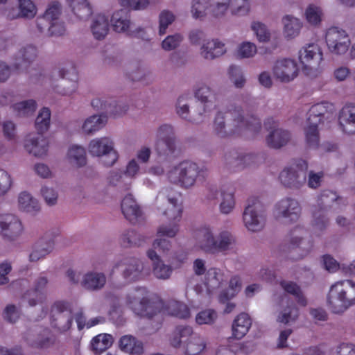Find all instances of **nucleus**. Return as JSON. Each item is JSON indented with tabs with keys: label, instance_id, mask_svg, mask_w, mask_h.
<instances>
[{
	"label": "nucleus",
	"instance_id": "c9c22d12",
	"mask_svg": "<svg viewBox=\"0 0 355 355\" xmlns=\"http://www.w3.org/2000/svg\"><path fill=\"white\" fill-rule=\"evenodd\" d=\"M107 277L103 272L89 271L85 273L80 282L81 286L89 291H98L103 288Z\"/></svg>",
	"mask_w": 355,
	"mask_h": 355
},
{
	"label": "nucleus",
	"instance_id": "69168bd1",
	"mask_svg": "<svg viewBox=\"0 0 355 355\" xmlns=\"http://www.w3.org/2000/svg\"><path fill=\"white\" fill-rule=\"evenodd\" d=\"M37 104L33 99L16 103L12 105L13 112L18 116L25 117L31 116L35 111Z\"/></svg>",
	"mask_w": 355,
	"mask_h": 355
},
{
	"label": "nucleus",
	"instance_id": "f03ea898",
	"mask_svg": "<svg viewBox=\"0 0 355 355\" xmlns=\"http://www.w3.org/2000/svg\"><path fill=\"white\" fill-rule=\"evenodd\" d=\"M125 303L135 314L148 318L160 313L164 308L163 302L151 296L144 287H136L128 291Z\"/></svg>",
	"mask_w": 355,
	"mask_h": 355
},
{
	"label": "nucleus",
	"instance_id": "e2e57ef3",
	"mask_svg": "<svg viewBox=\"0 0 355 355\" xmlns=\"http://www.w3.org/2000/svg\"><path fill=\"white\" fill-rule=\"evenodd\" d=\"M30 344L35 347L40 349H48L52 347L55 343V336L47 329H44L37 335L35 340L27 338Z\"/></svg>",
	"mask_w": 355,
	"mask_h": 355
},
{
	"label": "nucleus",
	"instance_id": "ddd939ff",
	"mask_svg": "<svg viewBox=\"0 0 355 355\" xmlns=\"http://www.w3.org/2000/svg\"><path fill=\"white\" fill-rule=\"evenodd\" d=\"M302 207L300 202L293 198H284L277 202L272 209L276 220L291 225L296 223L301 216Z\"/></svg>",
	"mask_w": 355,
	"mask_h": 355
},
{
	"label": "nucleus",
	"instance_id": "0e129e2a",
	"mask_svg": "<svg viewBox=\"0 0 355 355\" xmlns=\"http://www.w3.org/2000/svg\"><path fill=\"white\" fill-rule=\"evenodd\" d=\"M318 125L307 122V125L304 128L305 142L309 148L316 149L319 147L320 139Z\"/></svg>",
	"mask_w": 355,
	"mask_h": 355
},
{
	"label": "nucleus",
	"instance_id": "f3484780",
	"mask_svg": "<svg viewBox=\"0 0 355 355\" xmlns=\"http://www.w3.org/2000/svg\"><path fill=\"white\" fill-rule=\"evenodd\" d=\"M73 315L68 303L56 302L51 307V325L60 333L70 329L73 324Z\"/></svg>",
	"mask_w": 355,
	"mask_h": 355
},
{
	"label": "nucleus",
	"instance_id": "a19ab883",
	"mask_svg": "<svg viewBox=\"0 0 355 355\" xmlns=\"http://www.w3.org/2000/svg\"><path fill=\"white\" fill-rule=\"evenodd\" d=\"M109 17L103 14H97L92 19L90 30L96 40H102L108 34L110 31Z\"/></svg>",
	"mask_w": 355,
	"mask_h": 355
},
{
	"label": "nucleus",
	"instance_id": "9b49d317",
	"mask_svg": "<svg viewBox=\"0 0 355 355\" xmlns=\"http://www.w3.org/2000/svg\"><path fill=\"white\" fill-rule=\"evenodd\" d=\"M308 164L304 159L293 160L280 172L279 179L286 187L297 189L304 185Z\"/></svg>",
	"mask_w": 355,
	"mask_h": 355
},
{
	"label": "nucleus",
	"instance_id": "aec40b11",
	"mask_svg": "<svg viewBox=\"0 0 355 355\" xmlns=\"http://www.w3.org/2000/svg\"><path fill=\"white\" fill-rule=\"evenodd\" d=\"M208 197L209 199H219L218 209L221 214L229 215L234 209L236 200L234 189L227 185L220 188L210 187Z\"/></svg>",
	"mask_w": 355,
	"mask_h": 355
},
{
	"label": "nucleus",
	"instance_id": "774afa93",
	"mask_svg": "<svg viewBox=\"0 0 355 355\" xmlns=\"http://www.w3.org/2000/svg\"><path fill=\"white\" fill-rule=\"evenodd\" d=\"M192 102L193 99L189 95H182L178 98L176 104V112L178 116L188 121L191 118L189 107Z\"/></svg>",
	"mask_w": 355,
	"mask_h": 355
},
{
	"label": "nucleus",
	"instance_id": "423d86ee",
	"mask_svg": "<svg viewBox=\"0 0 355 355\" xmlns=\"http://www.w3.org/2000/svg\"><path fill=\"white\" fill-rule=\"evenodd\" d=\"M171 343L174 347H182L185 355H200L207 347L205 338L187 326L177 328Z\"/></svg>",
	"mask_w": 355,
	"mask_h": 355
},
{
	"label": "nucleus",
	"instance_id": "412c9836",
	"mask_svg": "<svg viewBox=\"0 0 355 355\" xmlns=\"http://www.w3.org/2000/svg\"><path fill=\"white\" fill-rule=\"evenodd\" d=\"M24 232L21 221L15 216L0 214V236L8 242L17 240Z\"/></svg>",
	"mask_w": 355,
	"mask_h": 355
},
{
	"label": "nucleus",
	"instance_id": "a211bd4d",
	"mask_svg": "<svg viewBox=\"0 0 355 355\" xmlns=\"http://www.w3.org/2000/svg\"><path fill=\"white\" fill-rule=\"evenodd\" d=\"M299 67L292 58L278 59L272 67L273 78L281 83L293 82L299 75Z\"/></svg>",
	"mask_w": 355,
	"mask_h": 355
},
{
	"label": "nucleus",
	"instance_id": "6e6552de",
	"mask_svg": "<svg viewBox=\"0 0 355 355\" xmlns=\"http://www.w3.org/2000/svg\"><path fill=\"white\" fill-rule=\"evenodd\" d=\"M155 204L158 210L168 220L180 222L182 215V205L178 193L171 188H163L157 194Z\"/></svg>",
	"mask_w": 355,
	"mask_h": 355
},
{
	"label": "nucleus",
	"instance_id": "6e6d98bb",
	"mask_svg": "<svg viewBox=\"0 0 355 355\" xmlns=\"http://www.w3.org/2000/svg\"><path fill=\"white\" fill-rule=\"evenodd\" d=\"M280 286L285 292L293 295L300 306H306L307 300L304 296L300 287L295 282L282 280L280 282Z\"/></svg>",
	"mask_w": 355,
	"mask_h": 355
},
{
	"label": "nucleus",
	"instance_id": "a878e982",
	"mask_svg": "<svg viewBox=\"0 0 355 355\" xmlns=\"http://www.w3.org/2000/svg\"><path fill=\"white\" fill-rule=\"evenodd\" d=\"M121 207L124 217L132 224H141L145 220L144 211L132 195L128 194L123 198Z\"/></svg>",
	"mask_w": 355,
	"mask_h": 355
},
{
	"label": "nucleus",
	"instance_id": "052dcab7",
	"mask_svg": "<svg viewBox=\"0 0 355 355\" xmlns=\"http://www.w3.org/2000/svg\"><path fill=\"white\" fill-rule=\"evenodd\" d=\"M114 338L108 334H100L94 337L91 341V348L96 353L101 354L103 352L108 349L113 343Z\"/></svg>",
	"mask_w": 355,
	"mask_h": 355
},
{
	"label": "nucleus",
	"instance_id": "6ab92c4d",
	"mask_svg": "<svg viewBox=\"0 0 355 355\" xmlns=\"http://www.w3.org/2000/svg\"><path fill=\"white\" fill-rule=\"evenodd\" d=\"M144 263L137 258H124L115 262L112 273L121 270L122 277L128 282L138 280L144 276Z\"/></svg>",
	"mask_w": 355,
	"mask_h": 355
},
{
	"label": "nucleus",
	"instance_id": "c756f323",
	"mask_svg": "<svg viewBox=\"0 0 355 355\" xmlns=\"http://www.w3.org/2000/svg\"><path fill=\"white\" fill-rule=\"evenodd\" d=\"M148 258L152 261V272L158 279H168L173 272V268L166 264L154 250H148L146 252Z\"/></svg>",
	"mask_w": 355,
	"mask_h": 355
},
{
	"label": "nucleus",
	"instance_id": "4c0bfd02",
	"mask_svg": "<svg viewBox=\"0 0 355 355\" xmlns=\"http://www.w3.org/2000/svg\"><path fill=\"white\" fill-rule=\"evenodd\" d=\"M283 35L286 40L297 37L302 28L303 22L293 15H286L282 19Z\"/></svg>",
	"mask_w": 355,
	"mask_h": 355
},
{
	"label": "nucleus",
	"instance_id": "1a4fd4ad",
	"mask_svg": "<svg viewBox=\"0 0 355 355\" xmlns=\"http://www.w3.org/2000/svg\"><path fill=\"white\" fill-rule=\"evenodd\" d=\"M298 60L303 73L308 77L316 78L320 73L323 53L318 44L310 43L303 46L298 52Z\"/></svg>",
	"mask_w": 355,
	"mask_h": 355
},
{
	"label": "nucleus",
	"instance_id": "4468645a",
	"mask_svg": "<svg viewBox=\"0 0 355 355\" xmlns=\"http://www.w3.org/2000/svg\"><path fill=\"white\" fill-rule=\"evenodd\" d=\"M155 137V150L159 155L168 156L176 151L178 142L171 125H161L156 131Z\"/></svg>",
	"mask_w": 355,
	"mask_h": 355
},
{
	"label": "nucleus",
	"instance_id": "c03bdc74",
	"mask_svg": "<svg viewBox=\"0 0 355 355\" xmlns=\"http://www.w3.org/2000/svg\"><path fill=\"white\" fill-rule=\"evenodd\" d=\"M303 16L310 26L319 28L324 17V13L321 6L311 3L305 8Z\"/></svg>",
	"mask_w": 355,
	"mask_h": 355
},
{
	"label": "nucleus",
	"instance_id": "9d476101",
	"mask_svg": "<svg viewBox=\"0 0 355 355\" xmlns=\"http://www.w3.org/2000/svg\"><path fill=\"white\" fill-rule=\"evenodd\" d=\"M110 21L113 31L116 33L148 40L145 28L142 26L135 27L132 21L131 15L125 9L114 11Z\"/></svg>",
	"mask_w": 355,
	"mask_h": 355
},
{
	"label": "nucleus",
	"instance_id": "f704fd0d",
	"mask_svg": "<svg viewBox=\"0 0 355 355\" xmlns=\"http://www.w3.org/2000/svg\"><path fill=\"white\" fill-rule=\"evenodd\" d=\"M338 119L343 132L347 134L355 133V103L345 104L339 112Z\"/></svg>",
	"mask_w": 355,
	"mask_h": 355
},
{
	"label": "nucleus",
	"instance_id": "dca6fc26",
	"mask_svg": "<svg viewBox=\"0 0 355 355\" xmlns=\"http://www.w3.org/2000/svg\"><path fill=\"white\" fill-rule=\"evenodd\" d=\"M92 107L102 112L101 114L118 116L126 113L128 110V104L120 99L113 96L102 95L94 97L91 101Z\"/></svg>",
	"mask_w": 355,
	"mask_h": 355
},
{
	"label": "nucleus",
	"instance_id": "473e14b6",
	"mask_svg": "<svg viewBox=\"0 0 355 355\" xmlns=\"http://www.w3.org/2000/svg\"><path fill=\"white\" fill-rule=\"evenodd\" d=\"M54 248L53 243L40 239L32 244L28 253V261L35 263L45 259Z\"/></svg>",
	"mask_w": 355,
	"mask_h": 355
},
{
	"label": "nucleus",
	"instance_id": "4d7b16f0",
	"mask_svg": "<svg viewBox=\"0 0 355 355\" xmlns=\"http://www.w3.org/2000/svg\"><path fill=\"white\" fill-rule=\"evenodd\" d=\"M107 182L109 184L124 190L128 189L131 184L125 172L119 169L110 171Z\"/></svg>",
	"mask_w": 355,
	"mask_h": 355
},
{
	"label": "nucleus",
	"instance_id": "864d4df0",
	"mask_svg": "<svg viewBox=\"0 0 355 355\" xmlns=\"http://www.w3.org/2000/svg\"><path fill=\"white\" fill-rule=\"evenodd\" d=\"M209 10L215 18L224 17L231 8V0H207Z\"/></svg>",
	"mask_w": 355,
	"mask_h": 355
},
{
	"label": "nucleus",
	"instance_id": "79ce46f5",
	"mask_svg": "<svg viewBox=\"0 0 355 355\" xmlns=\"http://www.w3.org/2000/svg\"><path fill=\"white\" fill-rule=\"evenodd\" d=\"M107 122V116L105 114H94L84 120L80 129L83 133L92 135L105 126Z\"/></svg>",
	"mask_w": 355,
	"mask_h": 355
},
{
	"label": "nucleus",
	"instance_id": "bb28decb",
	"mask_svg": "<svg viewBox=\"0 0 355 355\" xmlns=\"http://www.w3.org/2000/svg\"><path fill=\"white\" fill-rule=\"evenodd\" d=\"M226 280L227 277L221 269L218 268H209L206 272L204 281L206 290L205 292L202 291L200 294L210 297L224 285Z\"/></svg>",
	"mask_w": 355,
	"mask_h": 355
},
{
	"label": "nucleus",
	"instance_id": "49530a36",
	"mask_svg": "<svg viewBox=\"0 0 355 355\" xmlns=\"http://www.w3.org/2000/svg\"><path fill=\"white\" fill-rule=\"evenodd\" d=\"M119 345L121 350L131 355H141L144 351L142 342L132 336H122Z\"/></svg>",
	"mask_w": 355,
	"mask_h": 355
},
{
	"label": "nucleus",
	"instance_id": "2eb2a0df",
	"mask_svg": "<svg viewBox=\"0 0 355 355\" xmlns=\"http://www.w3.org/2000/svg\"><path fill=\"white\" fill-rule=\"evenodd\" d=\"M242 220L248 232L259 233L264 230L266 225V211L259 204L248 205L244 209Z\"/></svg>",
	"mask_w": 355,
	"mask_h": 355
},
{
	"label": "nucleus",
	"instance_id": "5fc2aeb1",
	"mask_svg": "<svg viewBox=\"0 0 355 355\" xmlns=\"http://www.w3.org/2000/svg\"><path fill=\"white\" fill-rule=\"evenodd\" d=\"M241 278L238 275L232 276L229 282L228 289L223 291L219 295L218 298L220 302H225L226 301L234 297L241 291Z\"/></svg>",
	"mask_w": 355,
	"mask_h": 355
},
{
	"label": "nucleus",
	"instance_id": "b1692460",
	"mask_svg": "<svg viewBox=\"0 0 355 355\" xmlns=\"http://www.w3.org/2000/svg\"><path fill=\"white\" fill-rule=\"evenodd\" d=\"M38 55V49L33 44L21 46L12 57V67L18 71L26 70L35 61Z\"/></svg>",
	"mask_w": 355,
	"mask_h": 355
},
{
	"label": "nucleus",
	"instance_id": "c85d7f7f",
	"mask_svg": "<svg viewBox=\"0 0 355 355\" xmlns=\"http://www.w3.org/2000/svg\"><path fill=\"white\" fill-rule=\"evenodd\" d=\"M72 17L78 21L85 22L93 14V8L89 0H64Z\"/></svg>",
	"mask_w": 355,
	"mask_h": 355
},
{
	"label": "nucleus",
	"instance_id": "f257e3e1",
	"mask_svg": "<svg viewBox=\"0 0 355 355\" xmlns=\"http://www.w3.org/2000/svg\"><path fill=\"white\" fill-rule=\"evenodd\" d=\"M194 238L198 246L204 252L210 254H227L234 250L236 241L229 230H220L215 235L209 226H202L196 230Z\"/></svg>",
	"mask_w": 355,
	"mask_h": 355
},
{
	"label": "nucleus",
	"instance_id": "680f3d73",
	"mask_svg": "<svg viewBox=\"0 0 355 355\" xmlns=\"http://www.w3.org/2000/svg\"><path fill=\"white\" fill-rule=\"evenodd\" d=\"M51 121V112L49 108L42 107L38 112L35 121V127L40 134L47 132Z\"/></svg>",
	"mask_w": 355,
	"mask_h": 355
},
{
	"label": "nucleus",
	"instance_id": "3c124183",
	"mask_svg": "<svg viewBox=\"0 0 355 355\" xmlns=\"http://www.w3.org/2000/svg\"><path fill=\"white\" fill-rule=\"evenodd\" d=\"M165 311L168 314L181 319H187L191 317V311L188 306L176 300L169 301L166 305Z\"/></svg>",
	"mask_w": 355,
	"mask_h": 355
},
{
	"label": "nucleus",
	"instance_id": "09e8293b",
	"mask_svg": "<svg viewBox=\"0 0 355 355\" xmlns=\"http://www.w3.org/2000/svg\"><path fill=\"white\" fill-rule=\"evenodd\" d=\"M252 324L249 315L241 313L234 320L232 324V334L236 339L242 338L249 331Z\"/></svg>",
	"mask_w": 355,
	"mask_h": 355
},
{
	"label": "nucleus",
	"instance_id": "a18cd8bd",
	"mask_svg": "<svg viewBox=\"0 0 355 355\" xmlns=\"http://www.w3.org/2000/svg\"><path fill=\"white\" fill-rule=\"evenodd\" d=\"M67 162L73 166L81 168L87 164L86 150L84 147L79 145L71 146L67 153Z\"/></svg>",
	"mask_w": 355,
	"mask_h": 355
},
{
	"label": "nucleus",
	"instance_id": "0eeeda50",
	"mask_svg": "<svg viewBox=\"0 0 355 355\" xmlns=\"http://www.w3.org/2000/svg\"><path fill=\"white\" fill-rule=\"evenodd\" d=\"M325 41L329 51L336 56H343L349 51L350 59L355 58V44H352L349 35L343 28L332 26L327 29Z\"/></svg>",
	"mask_w": 355,
	"mask_h": 355
},
{
	"label": "nucleus",
	"instance_id": "37998d69",
	"mask_svg": "<svg viewBox=\"0 0 355 355\" xmlns=\"http://www.w3.org/2000/svg\"><path fill=\"white\" fill-rule=\"evenodd\" d=\"M215 107V103H206L196 101L189 122L198 124L207 121Z\"/></svg>",
	"mask_w": 355,
	"mask_h": 355
},
{
	"label": "nucleus",
	"instance_id": "603ef678",
	"mask_svg": "<svg viewBox=\"0 0 355 355\" xmlns=\"http://www.w3.org/2000/svg\"><path fill=\"white\" fill-rule=\"evenodd\" d=\"M250 28L259 42L266 44L270 41L271 33L266 24L254 20L250 23Z\"/></svg>",
	"mask_w": 355,
	"mask_h": 355
},
{
	"label": "nucleus",
	"instance_id": "e433bc0d",
	"mask_svg": "<svg viewBox=\"0 0 355 355\" xmlns=\"http://www.w3.org/2000/svg\"><path fill=\"white\" fill-rule=\"evenodd\" d=\"M298 316L299 311L295 304L287 297L283 298L277 315V322L284 324H290L296 321Z\"/></svg>",
	"mask_w": 355,
	"mask_h": 355
},
{
	"label": "nucleus",
	"instance_id": "ea45409f",
	"mask_svg": "<svg viewBox=\"0 0 355 355\" xmlns=\"http://www.w3.org/2000/svg\"><path fill=\"white\" fill-rule=\"evenodd\" d=\"M341 204H345L343 198L334 191L325 190L320 195L318 200V206L315 208L324 211L331 209L336 210L340 209Z\"/></svg>",
	"mask_w": 355,
	"mask_h": 355
},
{
	"label": "nucleus",
	"instance_id": "8fccbe9b",
	"mask_svg": "<svg viewBox=\"0 0 355 355\" xmlns=\"http://www.w3.org/2000/svg\"><path fill=\"white\" fill-rule=\"evenodd\" d=\"M120 239L124 247H139L146 243V237L134 230H127L121 234Z\"/></svg>",
	"mask_w": 355,
	"mask_h": 355
},
{
	"label": "nucleus",
	"instance_id": "13d9d810",
	"mask_svg": "<svg viewBox=\"0 0 355 355\" xmlns=\"http://www.w3.org/2000/svg\"><path fill=\"white\" fill-rule=\"evenodd\" d=\"M176 20L174 12L168 9H164L158 15V34L162 36L167 33L168 27Z\"/></svg>",
	"mask_w": 355,
	"mask_h": 355
},
{
	"label": "nucleus",
	"instance_id": "58836bf2",
	"mask_svg": "<svg viewBox=\"0 0 355 355\" xmlns=\"http://www.w3.org/2000/svg\"><path fill=\"white\" fill-rule=\"evenodd\" d=\"M291 139L290 132L282 128H274L266 138V145L273 149H280L286 146Z\"/></svg>",
	"mask_w": 355,
	"mask_h": 355
},
{
	"label": "nucleus",
	"instance_id": "f8f14e48",
	"mask_svg": "<svg viewBox=\"0 0 355 355\" xmlns=\"http://www.w3.org/2000/svg\"><path fill=\"white\" fill-rule=\"evenodd\" d=\"M89 153L93 157L103 158L106 166H112L119 159V153L114 148V142L109 137H97L92 139L88 144Z\"/></svg>",
	"mask_w": 355,
	"mask_h": 355
},
{
	"label": "nucleus",
	"instance_id": "7ed1b4c3",
	"mask_svg": "<svg viewBox=\"0 0 355 355\" xmlns=\"http://www.w3.org/2000/svg\"><path fill=\"white\" fill-rule=\"evenodd\" d=\"M327 303L336 314L345 312L355 305V282L349 279L336 282L329 288Z\"/></svg>",
	"mask_w": 355,
	"mask_h": 355
},
{
	"label": "nucleus",
	"instance_id": "39448f33",
	"mask_svg": "<svg viewBox=\"0 0 355 355\" xmlns=\"http://www.w3.org/2000/svg\"><path fill=\"white\" fill-rule=\"evenodd\" d=\"M248 125L249 122L242 107L236 104H231L226 112L219 111L216 113L213 130L218 136L223 137Z\"/></svg>",
	"mask_w": 355,
	"mask_h": 355
},
{
	"label": "nucleus",
	"instance_id": "20e7f679",
	"mask_svg": "<svg viewBox=\"0 0 355 355\" xmlns=\"http://www.w3.org/2000/svg\"><path fill=\"white\" fill-rule=\"evenodd\" d=\"M206 169L197 163L184 160L173 166L167 173L168 180L184 189L196 187L198 182L204 179Z\"/></svg>",
	"mask_w": 355,
	"mask_h": 355
},
{
	"label": "nucleus",
	"instance_id": "393cba45",
	"mask_svg": "<svg viewBox=\"0 0 355 355\" xmlns=\"http://www.w3.org/2000/svg\"><path fill=\"white\" fill-rule=\"evenodd\" d=\"M18 6H8L3 15L10 19H33L37 14V7L32 0H17Z\"/></svg>",
	"mask_w": 355,
	"mask_h": 355
},
{
	"label": "nucleus",
	"instance_id": "de8ad7c7",
	"mask_svg": "<svg viewBox=\"0 0 355 355\" xmlns=\"http://www.w3.org/2000/svg\"><path fill=\"white\" fill-rule=\"evenodd\" d=\"M18 206L19 209L30 214H36L40 209L38 200L31 193L23 191L18 196Z\"/></svg>",
	"mask_w": 355,
	"mask_h": 355
},
{
	"label": "nucleus",
	"instance_id": "2f4dec72",
	"mask_svg": "<svg viewBox=\"0 0 355 355\" xmlns=\"http://www.w3.org/2000/svg\"><path fill=\"white\" fill-rule=\"evenodd\" d=\"M61 4L58 1L51 2L44 13L39 16L36 19V25L40 33L44 32V29H46L49 24L53 21L60 20L61 15Z\"/></svg>",
	"mask_w": 355,
	"mask_h": 355
},
{
	"label": "nucleus",
	"instance_id": "4be33fe9",
	"mask_svg": "<svg viewBox=\"0 0 355 355\" xmlns=\"http://www.w3.org/2000/svg\"><path fill=\"white\" fill-rule=\"evenodd\" d=\"M287 241L293 248L298 249L302 256L308 254L313 247V242L306 229L301 225L293 227L288 234Z\"/></svg>",
	"mask_w": 355,
	"mask_h": 355
},
{
	"label": "nucleus",
	"instance_id": "cd10ccee",
	"mask_svg": "<svg viewBox=\"0 0 355 355\" xmlns=\"http://www.w3.org/2000/svg\"><path fill=\"white\" fill-rule=\"evenodd\" d=\"M72 17L78 21L85 22L93 14V8L89 0H64Z\"/></svg>",
	"mask_w": 355,
	"mask_h": 355
},
{
	"label": "nucleus",
	"instance_id": "bf43d9fd",
	"mask_svg": "<svg viewBox=\"0 0 355 355\" xmlns=\"http://www.w3.org/2000/svg\"><path fill=\"white\" fill-rule=\"evenodd\" d=\"M327 211L315 208L313 211V220L311 225L315 232H323L329 225V218L327 217Z\"/></svg>",
	"mask_w": 355,
	"mask_h": 355
},
{
	"label": "nucleus",
	"instance_id": "72a5a7b5",
	"mask_svg": "<svg viewBox=\"0 0 355 355\" xmlns=\"http://www.w3.org/2000/svg\"><path fill=\"white\" fill-rule=\"evenodd\" d=\"M334 111V105L329 102H321L313 105L309 111L307 121L311 124H320L328 119Z\"/></svg>",
	"mask_w": 355,
	"mask_h": 355
},
{
	"label": "nucleus",
	"instance_id": "5701e85b",
	"mask_svg": "<svg viewBox=\"0 0 355 355\" xmlns=\"http://www.w3.org/2000/svg\"><path fill=\"white\" fill-rule=\"evenodd\" d=\"M225 42L218 37H208L200 46L199 54L202 58L212 61L224 56L227 53Z\"/></svg>",
	"mask_w": 355,
	"mask_h": 355
},
{
	"label": "nucleus",
	"instance_id": "7c9ffc66",
	"mask_svg": "<svg viewBox=\"0 0 355 355\" xmlns=\"http://www.w3.org/2000/svg\"><path fill=\"white\" fill-rule=\"evenodd\" d=\"M49 141L47 137L40 134L26 141L25 148L28 153L35 157L44 158L47 155Z\"/></svg>",
	"mask_w": 355,
	"mask_h": 355
},
{
	"label": "nucleus",
	"instance_id": "338daca9",
	"mask_svg": "<svg viewBox=\"0 0 355 355\" xmlns=\"http://www.w3.org/2000/svg\"><path fill=\"white\" fill-rule=\"evenodd\" d=\"M257 53V45L250 41L241 42L236 50V55L240 59L253 58Z\"/></svg>",
	"mask_w": 355,
	"mask_h": 355
}]
</instances>
